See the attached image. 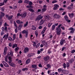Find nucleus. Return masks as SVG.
<instances>
[{
  "label": "nucleus",
  "instance_id": "58836bf2",
  "mask_svg": "<svg viewBox=\"0 0 75 75\" xmlns=\"http://www.w3.org/2000/svg\"><path fill=\"white\" fill-rule=\"evenodd\" d=\"M58 71L59 72H61V71H63L62 69L61 68H60L58 69Z\"/></svg>",
  "mask_w": 75,
  "mask_h": 75
},
{
  "label": "nucleus",
  "instance_id": "6ab92c4d",
  "mask_svg": "<svg viewBox=\"0 0 75 75\" xmlns=\"http://www.w3.org/2000/svg\"><path fill=\"white\" fill-rule=\"evenodd\" d=\"M46 29H47V27H45L44 28L43 30L41 32L42 34H44V33H45V30H46Z\"/></svg>",
  "mask_w": 75,
  "mask_h": 75
},
{
  "label": "nucleus",
  "instance_id": "4be33fe9",
  "mask_svg": "<svg viewBox=\"0 0 75 75\" xmlns=\"http://www.w3.org/2000/svg\"><path fill=\"white\" fill-rule=\"evenodd\" d=\"M44 17L45 18H47L48 19L50 18V16H49L48 15H45Z\"/></svg>",
  "mask_w": 75,
  "mask_h": 75
},
{
  "label": "nucleus",
  "instance_id": "37998d69",
  "mask_svg": "<svg viewBox=\"0 0 75 75\" xmlns=\"http://www.w3.org/2000/svg\"><path fill=\"white\" fill-rule=\"evenodd\" d=\"M57 1H57V0H54V1H52V4H54V3H57Z\"/></svg>",
  "mask_w": 75,
  "mask_h": 75
},
{
  "label": "nucleus",
  "instance_id": "603ef678",
  "mask_svg": "<svg viewBox=\"0 0 75 75\" xmlns=\"http://www.w3.org/2000/svg\"><path fill=\"white\" fill-rule=\"evenodd\" d=\"M8 40L9 41H11V40H12V38L11 37H9L8 38Z\"/></svg>",
  "mask_w": 75,
  "mask_h": 75
},
{
  "label": "nucleus",
  "instance_id": "5701e85b",
  "mask_svg": "<svg viewBox=\"0 0 75 75\" xmlns=\"http://www.w3.org/2000/svg\"><path fill=\"white\" fill-rule=\"evenodd\" d=\"M28 24V21H27L26 22V23L24 24V27H27Z\"/></svg>",
  "mask_w": 75,
  "mask_h": 75
},
{
  "label": "nucleus",
  "instance_id": "9b49d317",
  "mask_svg": "<svg viewBox=\"0 0 75 75\" xmlns=\"http://www.w3.org/2000/svg\"><path fill=\"white\" fill-rule=\"evenodd\" d=\"M29 50H30L29 49V48L28 47H25V48L24 49V53H27V52H28V51H29Z\"/></svg>",
  "mask_w": 75,
  "mask_h": 75
},
{
  "label": "nucleus",
  "instance_id": "09e8293b",
  "mask_svg": "<svg viewBox=\"0 0 75 75\" xmlns=\"http://www.w3.org/2000/svg\"><path fill=\"white\" fill-rule=\"evenodd\" d=\"M42 44H43V45H45V40L42 41Z\"/></svg>",
  "mask_w": 75,
  "mask_h": 75
},
{
  "label": "nucleus",
  "instance_id": "c9c22d12",
  "mask_svg": "<svg viewBox=\"0 0 75 75\" xmlns=\"http://www.w3.org/2000/svg\"><path fill=\"white\" fill-rule=\"evenodd\" d=\"M32 68H37V65L35 64H33L32 65Z\"/></svg>",
  "mask_w": 75,
  "mask_h": 75
},
{
  "label": "nucleus",
  "instance_id": "f704fd0d",
  "mask_svg": "<svg viewBox=\"0 0 75 75\" xmlns=\"http://www.w3.org/2000/svg\"><path fill=\"white\" fill-rule=\"evenodd\" d=\"M16 39V34H14L13 35V40H15Z\"/></svg>",
  "mask_w": 75,
  "mask_h": 75
},
{
  "label": "nucleus",
  "instance_id": "0eeeda50",
  "mask_svg": "<svg viewBox=\"0 0 75 75\" xmlns=\"http://www.w3.org/2000/svg\"><path fill=\"white\" fill-rule=\"evenodd\" d=\"M66 41H65V40L63 38H62L60 41V45H62L64 43H65Z\"/></svg>",
  "mask_w": 75,
  "mask_h": 75
},
{
  "label": "nucleus",
  "instance_id": "2f4dec72",
  "mask_svg": "<svg viewBox=\"0 0 75 75\" xmlns=\"http://www.w3.org/2000/svg\"><path fill=\"white\" fill-rule=\"evenodd\" d=\"M49 38H52V35L51 33H49Z\"/></svg>",
  "mask_w": 75,
  "mask_h": 75
},
{
  "label": "nucleus",
  "instance_id": "79ce46f5",
  "mask_svg": "<svg viewBox=\"0 0 75 75\" xmlns=\"http://www.w3.org/2000/svg\"><path fill=\"white\" fill-rule=\"evenodd\" d=\"M26 7H27V8H31V7H32L31 5H29L26 6Z\"/></svg>",
  "mask_w": 75,
  "mask_h": 75
},
{
  "label": "nucleus",
  "instance_id": "393cba45",
  "mask_svg": "<svg viewBox=\"0 0 75 75\" xmlns=\"http://www.w3.org/2000/svg\"><path fill=\"white\" fill-rule=\"evenodd\" d=\"M19 50V47H18L16 48L15 49V51L16 52H17L18 51V50Z\"/></svg>",
  "mask_w": 75,
  "mask_h": 75
},
{
  "label": "nucleus",
  "instance_id": "f257e3e1",
  "mask_svg": "<svg viewBox=\"0 0 75 75\" xmlns=\"http://www.w3.org/2000/svg\"><path fill=\"white\" fill-rule=\"evenodd\" d=\"M62 25V24H60L58 26V28H56L57 34L58 35H61V26Z\"/></svg>",
  "mask_w": 75,
  "mask_h": 75
},
{
  "label": "nucleus",
  "instance_id": "c85d7f7f",
  "mask_svg": "<svg viewBox=\"0 0 75 75\" xmlns=\"http://www.w3.org/2000/svg\"><path fill=\"white\" fill-rule=\"evenodd\" d=\"M17 47V45L16 44H15L14 45H13L12 46L13 48H14L15 47Z\"/></svg>",
  "mask_w": 75,
  "mask_h": 75
},
{
  "label": "nucleus",
  "instance_id": "a878e982",
  "mask_svg": "<svg viewBox=\"0 0 75 75\" xmlns=\"http://www.w3.org/2000/svg\"><path fill=\"white\" fill-rule=\"evenodd\" d=\"M44 21H43V20L42 19L41 20L40 22V25H41V24H42L44 23Z\"/></svg>",
  "mask_w": 75,
  "mask_h": 75
},
{
  "label": "nucleus",
  "instance_id": "bb28decb",
  "mask_svg": "<svg viewBox=\"0 0 75 75\" xmlns=\"http://www.w3.org/2000/svg\"><path fill=\"white\" fill-rule=\"evenodd\" d=\"M57 14L54 13L53 15L54 18H57Z\"/></svg>",
  "mask_w": 75,
  "mask_h": 75
},
{
  "label": "nucleus",
  "instance_id": "ddd939ff",
  "mask_svg": "<svg viewBox=\"0 0 75 75\" xmlns=\"http://www.w3.org/2000/svg\"><path fill=\"white\" fill-rule=\"evenodd\" d=\"M47 68L45 67V69H46V70H47L48 69H49V68H51V65L50 64H47Z\"/></svg>",
  "mask_w": 75,
  "mask_h": 75
},
{
  "label": "nucleus",
  "instance_id": "ea45409f",
  "mask_svg": "<svg viewBox=\"0 0 75 75\" xmlns=\"http://www.w3.org/2000/svg\"><path fill=\"white\" fill-rule=\"evenodd\" d=\"M4 7H2L1 8V10L2 11H4Z\"/></svg>",
  "mask_w": 75,
  "mask_h": 75
},
{
  "label": "nucleus",
  "instance_id": "4c0bfd02",
  "mask_svg": "<svg viewBox=\"0 0 75 75\" xmlns=\"http://www.w3.org/2000/svg\"><path fill=\"white\" fill-rule=\"evenodd\" d=\"M4 4V2H1L0 3V7L1 6H3Z\"/></svg>",
  "mask_w": 75,
  "mask_h": 75
},
{
  "label": "nucleus",
  "instance_id": "5fc2aeb1",
  "mask_svg": "<svg viewBox=\"0 0 75 75\" xmlns=\"http://www.w3.org/2000/svg\"><path fill=\"white\" fill-rule=\"evenodd\" d=\"M63 68H66V64L65 63H64L63 64Z\"/></svg>",
  "mask_w": 75,
  "mask_h": 75
},
{
  "label": "nucleus",
  "instance_id": "423d86ee",
  "mask_svg": "<svg viewBox=\"0 0 75 75\" xmlns=\"http://www.w3.org/2000/svg\"><path fill=\"white\" fill-rule=\"evenodd\" d=\"M43 8L42 9V12L44 13V12H45V11L47 10V6H46L45 5H44L43 6Z\"/></svg>",
  "mask_w": 75,
  "mask_h": 75
},
{
  "label": "nucleus",
  "instance_id": "20e7f679",
  "mask_svg": "<svg viewBox=\"0 0 75 75\" xmlns=\"http://www.w3.org/2000/svg\"><path fill=\"white\" fill-rule=\"evenodd\" d=\"M22 33H23V34H24V33H25V37L26 38V37H27V36H28V30H24L22 32Z\"/></svg>",
  "mask_w": 75,
  "mask_h": 75
},
{
  "label": "nucleus",
  "instance_id": "49530a36",
  "mask_svg": "<svg viewBox=\"0 0 75 75\" xmlns=\"http://www.w3.org/2000/svg\"><path fill=\"white\" fill-rule=\"evenodd\" d=\"M8 55L6 56V57L5 58V61L6 62H7V58H8Z\"/></svg>",
  "mask_w": 75,
  "mask_h": 75
},
{
  "label": "nucleus",
  "instance_id": "f03ea898",
  "mask_svg": "<svg viewBox=\"0 0 75 75\" xmlns=\"http://www.w3.org/2000/svg\"><path fill=\"white\" fill-rule=\"evenodd\" d=\"M42 18H43V16H41V14H40L36 18L35 21H37V20L39 21V20H40L41 19H42Z\"/></svg>",
  "mask_w": 75,
  "mask_h": 75
},
{
  "label": "nucleus",
  "instance_id": "de8ad7c7",
  "mask_svg": "<svg viewBox=\"0 0 75 75\" xmlns=\"http://www.w3.org/2000/svg\"><path fill=\"white\" fill-rule=\"evenodd\" d=\"M66 66L67 67H69V63L68 62L67 63Z\"/></svg>",
  "mask_w": 75,
  "mask_h": 75
},
{
  "label": "nucleus",
  "instance_id": "b1692460",
  "mask_svg": "<svg viewBox=\"0 0 75 75\" xmlns=\"http://www.w3.org/2000/svg\"><path fill=\"white\" fill-rule=\"evenodd\" d=\"M30 2V1L28 0H25L24 1V3H26L27 4H28Z\"/></svg>",
  "mask_w": 75,
  "mask_h": 75
},
{
  "label": "nucleus",
  "instance_id": "9d476101",
  "mask_svg": "<svg viewBox=\"0 0 75 75\" xmlns=\"http://www.w3.org/2000/svg\"><path fill=\"white\" fill-rule=\"evenodd\" d=\"M3 64L4 65L5 67H7V68L8 67H9V66L8 64L6 62L4 61H2Z\"/></svg>",
  "mask_w": 75,
  "mask_h": 75
},
{
  "label": "nucleus",
  "instance_id": "dca6fc26",
  "mask_svg": "<svg viewBox=\"0 0 75 75\" xmlns=\"http://www.w3.org/2000/svg\"><path fill=\"white\" fill-rule=\"evenodd\" d=\"M13 53H14V52L11 51V52H9L8 55H11V57H13Z\"/></svg>",
  "mask_w": 75,
  "mask_h": 75
},
{
  "label": "nucleus",
  "instance_id": "6e6552de",
  "mask_svg": "<svg viewBox=\"0 0 75 75\" xmlns=\"http://www.w3.org/2000/svg\"><path fill=\"white\" fill-rule=\"evenodd\" d=\"M6 18H8L9 20H11V19H12L13 18V15L8 16V15H6Z\"/></svg>",
  "mask_w": 75,
  "mask_h": 75
},
{
  "label": "nucleus",
  "instance_id": "13d9d810",
  "mask_svg": "<svg viewBox=\"0 0 75 75\" xmlns=\"http://www.w3.org/2000/svg\"><path fill=\"white\" fill-rule=\"evenodd\" d=\"M66 21L67 22V23H70L71 22V20H70L67 19L66 20Z\"/></svg>",
  "mask_w": 75,
  "mask_h": 75
},
{
  "label": "nucleus",
  "instance_id": "c03bdc74",
  "mask_svg": "<svg viewBox=\"0 0 75 75\" xmlns=\"http://www.w3.org/2000/svg\"><path fill=\"white\" fill-rule=\"evenodd\" d=\"M8 59H9L10 62H11L12 59H11V57H8Z\"/></svg>",
  "mask_w": 75,
  "mask_h": 75
},
{
  "label": "nucleus",
  "instance_id": "4468645a",
  "mask_svg": "<svg viewBox=\"0 0 75 75\" xmlns=\"http://www.w3.org/2000/svg\"><path fill=\"white\" fill-rule=\"evenodd\" d=\"M9 64L11 66V67H15V64H14L11 63V62H8Z\"/></svg>",
  "mask_w": 75,
  "mask_h": 75
},
{
  "label": "nucleus",
  "instance_id": "e433bc0d",
  "mask_svg": "<svg viewBox=\"0 0 75 75\" xmlns=\"http://www.w3.org/2000/svg\"><path fill=\"white\" fill-rule=\"evenodd\" d=\"M22 70L23 71H28V68H23L22 69Z\"/></svg>",
  "mask_w": 75,
  "mask_h": 75
},
{
  "label": "nucleus",
  "instance_id": "0e129e2a",
  "mask_svg": "<svg viewBox=\"0 0 75 75\" xmlns=\"http://www.w3.org/2000/svg\"><path fill=\"white\" fill-rule=\"evenodd\" d=\"M62 35H64H64H65V32H62Z\"/></svg>",
  "mask_w": 75,
  "mask_h": 75
},
{
  "label": "nucleus",
  "instance_id": "72a5a7b5",
  "mask_svg": "<svg viewBox=\"0 0 75 75\" xmlns=\"http://www.w3.org/2000/svg\"><path fill=\"white\" fill-rule=\"evenodd\" d=\"M52 24V23H48V27H51V25Z\"/></svg>",
  "mask_w": 75,
  "mask_h": 75
},
{
  "label": "nucleus",
  "instance_id": "2eb2a0df",
  "mask_svg": "<svg viewBox=\"0 0 75 75\" xmlns=\"http://www.w3.org/2000/svg\"><path fill=\"white\" fill-rule=\"evenodd\" d=\"M27 15V13L25 12L22 15L21 17L22 18H24L26 17Z\"/></svg>",
  "mask_w": 75,
  "mask_h": 75
},
{
  "label": "nucleus",
  "instance_id": "7c9ffc66",
  "mask_svg": "<svg viewBox=\"0 0 75 75\" xmlns=\"http://www.w3.org/2000/svg\"><path fill=\"white\" fill-rule=\"evenodd\" d=\"M55 28V25H52V30L53 31L54 30V29Z\"/></svg>",
  "mask_w": 75,
  "mask_h": 75
},
{
  "label": "nucleus",
  "instance_id": "e2e57ef3",
  "mask_svg": "<svg viewBox=\"0 0 75 75\" xmlns=\"http://www.w3.org/2000/svg\"><path fill=\"white\" fill-rule=\"evenodd\" d=\"M7 47H5L4 48V51H7Z\"/></svg>",
  "mask_w": 75,
  "mask_h": 75
},
{
  "label": "nucleus",
  "instance_id": "052dcab7",
  "mask_svg": "<svg viewBox=\"0 0 75 75\" xmlns=\"http://www.w3.org/2000/svg\"><path fill=\"white\" fill-rule=\"evenodd\" d=\"M75 52V50H72L71 52V53H72L73 54V53H74Z\"/></svg>",
  "mask_w": 75,
  "mask_h": 75
},
{
  "label": "nucleus",
  "instance_id": "7ed1b4c3",
  "mask_svg": "<svg viewBox=\"0 0 75 75\" xmlns=\"http://www.w3.org/2000/svg\"><path fill=\"white\" fill-rule=\"evenodd\" d=\"M69 30H71L70 31V33L71 34H73L74 33V32L75 31V29H74V28H73L72 27L70 28L69 29Z\"/></svg>",
  "mask_w": 75,
  "mask_h": 75
},
{
  "label": "nucleus",
  "instance_id": "338daca9",
  "mask_svg": "<svg viewBox=\"0 0 75 75\" xmlns=\"http://www.w3.org/2000/svg\"><path fill=\"white\" fill-rule=\"evenodd\" d=\"M35 34L36 37H37L38 36V33L37 32H35Z\"/></svg>",
  "mask_w": 75,
  "mask_h": 75
},
{
  "label": "nucleus",
  "instance_id": "aec40b11",
  "mask_svg": "<svg viewBox=\"0 0 75 75\" xmlns=\"http://www.w3.org/2000/svg\"><path fill=\"white\" fill-rule=\"evenodd\" d=\"M68 15L70 17H72V16H74V13H69Z\"/></svg>",
  "mask_w": 75,
  "mask_h": 75
},
{
  "label": "nucleus",
  "instance_id": "473e14b6",
  "mask_svg": "<svg viewBox=\"0 0 75 75\" xmlns=\"http://www.w3.org/2000/svg\"><path fill=\"white\" fill-rule=\"evenodd\" d=\"M28 10L29 11H31V12H34V10H33V9L30 8H28Z\"/></svg>",
  "mask_w": 75,
  "mask_h": 75
},
{
  "label": "nucleus",
  "instance_id": "cd10ccee",
  "mask_svg": "<svg viewBox=\"0 0 75 75\" xmlns=\"http://www.w3.org/2000/svg\"><path fill=\"white\" fill-rule=\"evenodd\" d=\"M33 55H34V53L29 54L28 55V57H32Z\"/></svg>",
  "mask_w": 75,
  "mask_h": 75
},
{
  "label": "nucleus",
  "instance_id": "c756f323",
  "mask_svg": "<svg viewBox=\"0 0 75 75\" xmlns=\"http://www.w3.org/2000/svg\"><path fill=\"white\" fill-rule=\"evenodd\" d=\"M64 18L65 20H67L68 19V17L67 16H64Z\"/></svg>",
  "mask_w": 75,
  "mask_h": 75
},
{
  "label": "nucleus",
  "instance_id": "f8f14e48",
  "mask_svg": "<svg viewBox=\"0 0 75 75\" xmlns=\"http://www.w3.org/2000/svg\"><path fill=\"white\" fill-rule=\"evenodd\" d=\"M8 35H9L8 33H7L6 34H5L4 35L3 37V38H5V39H7L8 37Z\"/></svg>",
  "mask_w": 75,
  "mask_h": 75
},
{
  "label": "nucleus",
  "instance_id": "f3484780",
  "mask_svg": "<svg viewBox=\"0 0 75 75\" xmlns=\"http://www.w3.org/2000/svg\"><path fill=\"white\" fill-rule=\"evenodd\" d=\"M5 15V14H4V13L3 12H0V16H1V18H2V17H4Z\"/></svg>",
  "mask_w": 75,
  "mask_h": 75
},
{
  "label": "nucleus",
  "instance_id": "69168bd1",
  "mask_svg": "<svg viewBox=\"0 0 75 75\" xmlns=\"http://www.w3.org/2000/svg\"><path fill=\"white\" fill-rule=\"evenodd\" d=\"M29 5L30 6H31L32 5V2L31 1H30L29 3Z\"/></svg>",
  "mask_w": 75,
  "mask_h": 75
},
{
  "label": "nucleus",
  "instance_id": "bf43d9fd",
  "mask_svg": "<svg viewBox=\"0 0 75 75\" xmlns=\"http://www.w3.org/2000/svg\"><path fill=\"white\" fill-rule=\"evenodd\" d=\"M51 52V50H49L48 51V54H50Z\"/></svg>",
  "mask_w": 75,
  "mask_h": 75
},
{
  "label": "nucleus",
  "instance_id": "a18cd8bd",
  "mask_svg": "<svg viewBox=\"0 0 75 75\" xmlns=\"http://www.w3.org/2000/svg\"><path fill=\"white\" fill-rule=\"evenodd\" d=\"M40 43H38V44L36 45V48H38L39 47H40Z\"/></svg>",
  "mask_w": 75,
  "mask_h": 75
},
{
  "label": "nucleus",
  "instance_id": "680f3d73",
  "mask_svg": "<svg viewBox=\"0 0 75 75\" xmlns=\"http://www.w3.org/2000/svg\"><path fill=\"white\" fill-rule=\"evenodd\" d=\"M39 67H40V68H42V65L41 64H39Z\"/></svg>",
  "mask_w": 75,
  "mask_h": 75
},
{
  "label": "nucleus",
  "instance_id": "a211bd4d",
  "mask_svg": "<svg viewBox=\"0 0 75 75\" xmlns=\"http://www.w3.org/2000/svg\"><path fill=\"white\" fill-rule=\"evenodd\" d=\"M16 22L18 24H23V22L22 21H20V20H17L16 21Z\"/></svg>",
  "mask_w": 75,
  "mask_h": 75
},
{
  "label": "nucleus",
  "instance_id": "39448f33",
  "mask_svg": "<svg viewBox=\"0 0 75 75\" xmlns=\"http://www.w3.org/2000/svg\"><path fill=\"white\" fill-rule=\"evenodd\" d=\"M59 6L57 4H55L54 5V7L53 8V10H57L58 9H57V8L58 7H59Z\"/></svg>",
  "mask_w": 75,
  "mask_h": 75
},
{
  "label": "nucleus",
  "instance_id": "4d7b16f0",
  "mask_svg": "<svg viewBox=\"0 0 75 75\" xmlns=\"http://www.w3.org/2000/svg\"><path fill=\"white\" fill-rule=\"evenodd\" d=\"M61 28L63 30H65V27H64L62 26Z\"/></svg>",
  "mask_w": 75,
  "mask_h": 75
},
{
  "label": "nucleus",
  "instance_id": "1a4fd4ad",
  "mask_svg": "<svg viewBox=\"0 0 75 75\" xmlns=\"http://www.w3.org/2000/svg\"><path fill=\"white\" fill-rule=\"evenodd\" d=\"M50 59V57L48 56H46L43 58V59L45 61H48Z\"/></svg>",
  "mask_w": 75,
  "mask_h": 75
},
{
  "label": "nucleus",
  "instance_id": "8fccbe9b",
  "mask_svg": "<svg viewBox=\"0 0 75 75\" xmlns=\"http://www.w3.org/2000/svg\"><path fill=\"white\" fill-rule=\"evenodd\" d=\"M14 25L16 27V28H17V25L16 24V23H14Z\"/></svg>",
  "mask_w": 75,
  "mask_h": 75
},
{
  "label": "nucleus",
  "instance_id": "774afa93",
  "mask_svg": "<svg viewBox=\"0 0 75 75\" xmlns=\"http://www.w3.org/2000/svg\"><path fill=\"white\" fill-rule=\"evenodd\" d=\"M18 16H21V15H20V13H18L17 14V17H18Z\"/></svg>",
  "mask_w": 75,
  "mask_h": 75
},
{
  "label": "nucleus",
  "instance_id": "6e6d98bb",
  "mask_svg": "<svg viewBox=\"0 0 75 75\" xmlns=\"http://www.w3.org/2000/svg\"><path fill=\"white\" fill-rule=\"evenodd\" d=\"M4 28H5V31H7V27L5 26L4 27Z\"/></svg>",
  "mask_w": 75,
  "mask_h": 75
},
{
  "label": "nucleus",
  "instance_id": "412c9836",
  "mask_svg": "<svg viewBox=\"0 0 75 75\" xmlns=\"http://www.w3.org/2000/svg\"><path fill=\"white\" fill-rule=\"evenodd\" d=\"M30 62V59H28L26 61V64H28Z\"/></svg>",
  "mask_w": 75,
  "mask_h": 75
},
{
  "label": "nucleus",
  "instance_id": "864d4df0",
  "mask_svg": "<svg viewBox=\"0 0 75 75\" xmlns=\"http://www.w3.org/2000/svg\"><path fill=\"white\" fill-rule=\"evenodd\" d=\"M33 46L34 47H35L36 46V43L35 42H33Z\"/></svg>",
  "mask_w": 75,
  "mask_h": 75
},
{
  "label": "nucleus",
  "instance_id": "a19ab883",
  "mask_svg": "<svg viewBox=\"0 0 75 75\" xmlns=\"http://www.w3.org/2000/svg\"><path fill=\"white\" fill-rule=\"evenodd\" d=\"M32 30H35L36 29V27H35V26H33L32 27Z\"/></svg>",
  "mask_w": 75,
  "mask_h": 75
},
{
  "label": "nucleus",
  "instance_id": "3c124183",
  "mask_svg": "<svg viewBox=\"0 0 75 75\" xmlns=\"http://www.w3.org/2000/svg\"><path fill=\"white\" fill-rule=\"evenodd\" d=\"M19 38H22V35L21 34V33H20Z\"/></svg>",
  "mask_w": 75,
  "mask_h": 75
}]
</instances>
